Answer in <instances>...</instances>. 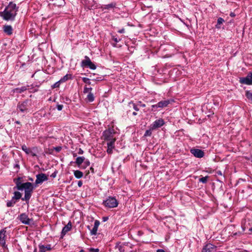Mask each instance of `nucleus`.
I'll list each match as a JSON object with an SVG mask.
<instances>
[{"label": "nucleus", "mask_w": 252, "mask_h": 252, "mask_svg": "<svg viewBox=\"0 0 252 252\" xmlns=\"http://www.w3.org/2000/svg\"><path fill=\"white\" fill-rule=\"evenodd\" d=\"M21 178L18 177L13 180L14 182L16 184V188L19 190H23L24 189H28L30 187L32 186V183L30 182H26L22 183L21 182Z\"/></svg>", "instance_id": "obj_3"}, {"label": "nucleus", "mask_w": 252, "mask_h": 252, "mask_svg": "<svg viewBox=\"0 0 252 252\" xmlns=\"http://www.w3.org/2000/svg\"><path fill=\"white\" fill-rule=\"evenodd\" d=\"M190 153L197 158H201L204 156V152L198 149H192L190 150Z\"/></svg>", "instance_id": "obj_13"}, {"label": "nucleus", "mask_w": 252, "mask_h": 252, "mask_svg": "<svg viewBox=\"0 0 252 252\" xmlns=\"http://www.w3.org/2000/svg\"><path fill=\"white\" fill-rule=\"evenodd\" d=\"M125 29H121V30H119V31H118V32H119V33H124V32H125Z\"/></svg>", "instance_id": "obj_50"}, {"label": "nucleus", "mask_w": 252, "mask_h": 252, "mask_svg": "<svg viewBox=\"0 0 252 252\" xmlns=\"http://www.w3.org/2000/svg\"><path fill=\"white\" fill-rule=\"evenodd\" d=\"M129 105L130 106H131V105L135 111H139V108H138L137 106L135 103H133L132 101L129 103Z\"/></svg>", "instance_id": "obj_34"}, {"label": "nucleus", "mask_w": 252, "mask_h": 252, "mask_svg": "<svg viewBox=\"0 0 252 252\" xmlns=\"http://www.w3.org/2000/svg\"><path fill=\"white\" fill-rule=\"evenodd\" d=\"M85 163L86 164V166H89L90 165V162L88 160H86L84 161Z\"/></svg>", "instance_id": "obj_45"}, {"label": "nucleus", "mask_w": 252, "mask_h": 252, "mask_svg": "<svg viewBox=\"0 0 252 252\" xmlns=\"http://www.w3.org/2000/svg\"><path fill=\"white\" fill-rule=\"evenodd\" d=\"M15 123H16V124H20V122L19 121H16V122H15Z\"/></svg>", "instance_id": "obj_58"}, {"label": "nucleus", "mask_w": 252, "mask_h": 252, "mask_svg": "<svg viewBox=\"0 0 252 252\" xmlns=\"http://www.w3.org/2000/svg\"><path fill=\"white\" fill-rule=\"evenodd\" d=\"M78 153L80 155H82L84 153V151L83 150H82L81 148H80L78 150Z\"/></svg>", "instance_id": "obj_43"}, {"label": "nucleus", "mask_w": 252, "mask_h": 252, "mask_svg": "<svg viewBox=\"0 0 252 252\" xmlns=\"http://www.w3.org/2000/svg\"><path fill=\"white\" fill-rule=\"evenodd\" d=\"M172 100L170 99H167L165 100L160 101L158 103V106L159 108H163L168 106Z\"/></svg>", "instance_id": "obj_19"}, {"label": "nucleus", "mask_w": 252, "mask_h": 252, "mask_svg": "<svg viewBox=\"0 0 252 252\" xmlns=\"http://www.w3.org/2000/svg\"><path fill=\"white\" fill-rule=\"evenodd\" d=\"M85 159L84 157H79L76 158L75 163L79 166L85 161Z\"/></svg>", "instance_id": "obj_24"}, {"label": "nucleus", "mask_w": 252, "mask_h": 252, "mask_svg": "<svg viewBox=\"0 0 252 252\" xmlns=\"http://www.w3.org/2000/svg\"><path fill=\"white\" fill-rule=\"evenodd\" d=\"M63 108V105L62 104H58L57 105V108L58 110L61 111Z\"/></svg>", "instance_id": "obj_40"}, {"label": "nucleus", "mask_w": 252, "mask_h": 252, "mask_svg": "<svg viewBox=\"0 0 252 252\" xmlns=\"http://www.w3.org/2000/svg\"><path fill=\"white\" fill-rule=\"evenodd\" d=\"M61 82L60 81H57V82H56L55 84H54L52 86V89H54V88H59L60 87V84H61Z\"/></svg>", "instance_id": "obj_38"}, {"label": "nucleus", "mask_w": 252, "mask_h": 252, "mask_svg": "<svg viewBox=\"0 0 252 252\" xmlns=\"http://www.w3.org/2000/svg\"><path fill=\"white\" fill-rule=\"evenodd\" d=\"M81 66L83 67H88L92 70H94L96 68V65L92 62L89 57L87 56L85 57V59L82 61Z\"/></svg>", "instance_id": "obj_6"}, {"label": "nucleus", "mask_w": 252, "mask_h": 252, "mask_svg": "<svg viewBox=\"0 0 252 252\" xmlns=\"http://www.w3.org/2000/svg\"><path fill=\"white\" fill-rule=\"evenodd\" d=\"M138 103L140 105V106L142 107H145L146 106V105L145 104H142L140 101L138 102Z\"/></svg>", "instance_id": "obj_48"}, {"label": "nucleus", "mask_w": 252, "mask_h": 252, "mask_svg": "<svg viewBox=\"0 0 252 252\" xmlns=\"http://www.w3.org/2000/svg\"><path fill=\"white\" fill-rule=\"evenodd\" d=\"M116 140H112L107 143V152L109 154L112 153L113 149L114 148V144Z\"/></svg>", "instance_id": "obj_17"}, {"label": "nucleus", "mask_w": 252, "mask_h": 252, "mask_svg": "<svg viewBox=\"0 0 252 252\" xmlns=\"http://www.w3.org/2000/svg\"><path fill=\"white\" fill-rule=\"evenodd\" d=\"M18 218L21 222L25 224L29 225L32 221V220L29 219L26 213H22L19 216Z\"/></svg>", "instance_id": "obj_10"}, {"label": "nucleus", "mask_w": 252, "mask_h": 252, "mask_svg": "<svg viewBox=\"0 0 252 252\" xmlns=\"http://www.w3.org/2000/svg\"><path fill=\"white\" fill-rule=\"evenodd\" d=\"M249 231L252 232V227L249 229Z\"/></svg>", "instance_id": "obj_59"}, {"label": "nucleus", "mask_w": 252, "mask_h": 252, "mask_svg": "<svg viewBox=\"0 0 252 252\" xmlns=\"http://www.w3.org/2000/svg\"><path fill=\"white\" fill-rule=\"evenodd\" d=\"M217 175H220V176H222V173L220 171H217Z\"/></svg>", "instance_id": "obj_53"}, {"label": "nucleus", "mask_w": 252, "mask_h": 252, "mask_svg": "<svg viewBox=\"0 0 252 252\" xmlns=\"http://www.w3.org/2000/svg\"><path fill=\"white\" fill-rule=\"evenodd\" d=\"M157 252H165L164 250L162 249H158L157 250Z\"/></svg>", "instance_id": "obj_52"}, {"label": "nucleus", "mask_w": 252, "mask_h": 252, "mask_svg": "<svg viewBox=\"0 0 252 252\" xmlns=\"http://www.w3.org/2000/svg\"><path fill=\"white\" fill-rule=\"evenodd\" d=\"M103 204L108 208H115L117 207L118 202L115 197H108L105 200L103 201Z\"/></svg>", "instance_id": "obj_4"}, {"label": "nucleus", "mask_w": 252, "mask_h": 252, "mask_svg": "<svg viewBox=\"0 0 252 252\" xmlns=\"http://www.w3.org/2000/svg\"><path fill=\"white\" fill-rule=\"evenodd\" d=\"M230 16L232 17H233L235 16V14L233 12H231L230 14Z\"/></svg>", "instance_id": "obj_54"}, {"label": "nucleus", "mask_w": 252, "mask_h": 252, "mask_svg": "<svg viewBox=\"0 0 252 252\" xmlns=\"http://www.w3.org/2000/svg\"><path fill=\"white\" fill-rule=\"evenodd\" d=\"M107 219H108L107 217H104V218H103V221H104L107 220Z\"/></svg>", "instance_id": "obj_55"}, {"label": "nucleus", "mask_w": 252, "mask_h": 252, "mask_svg": "<svg viewBox=\"0 0 252 252\" xmlns=\"http://www.w3.org/2000/svg\"><path fill=\"white\" fill-rule=\"evenodd\" d=\"M52 4L56 6H63L65 4L64 0H51Z\"/></svg>", "instance_id": "obj_20"}, {"label": "nucleus", "mask_w": 252, "mask_h": 252, "mask_svg": "<svg viewBox=\"0 0 252 252\" xmlns=\"http://www.w3.org/2000/svg\"><path fill=\"white\" fill-rule=\"evenodd\" d=\"M73 157H76V156H77L76 154H75V153H74V154H73Z\"/></svg>", "instance_id": "obj_60"}, {"label": "nucleus", "mask_w": 252, "mask_h": 252, "mask_svg": "<svg viewBox=\"0 0 252 252\" xmlns=\"http://www.w3.org/2000/svg\"><path fill=\"white\" fill-rule=\"evenodd\" d=\"M239 82L242 84L252 85V72H249L245 77L240 78Z\"/></svg>", "instance_id": "obj_7"}, {"label": "nucleus", "mask_w": 252, "mask_h": 252, "mask_svg": "<svg viewBox=\"0 0 252 252\" xmlns=\"http://www.w3.org/2000/svg\"><path fill=\"white\" fill-rule=\"evenodd\" d=\"M115 252H124L125 249L124 246L117 244L114 248Z\"/></svg>", "instance_id": "obj_22"}, {"label": "nucleus", "mask_w": 252, "mask_h": 252, "mask_svg": "<svg viewBox=\"0 0 252 252\" xmlns=\"http://www.w3.org/2000/svg\"><path fill=\"white\" fill-rule=\"evenodd\" d=\"M113 40H114V41L116 43H118L120 41V39H118L117 38H115V37H113Z\"/></svg>", "instance_id": "obj_47"}, {"label": "nucleus", "mask_w": 252, "mask_h": 252, "mask_svg": "<svg viewBox=\"0 0 252 252\" xmlns=\"http://www.w3.org/2000/svg\"><path fill=\"white\" fill-rule=\"evenodd\" d=\"M99 224L100 222L98 220H95L94 221V227L91 231V235H95L96 234Z\"/></svg>", "instance_id": "obj_18"}, {"label": "nucleus", "mask_w": 252, "mask_h": 252, "mask_svg": "<svg viewBox=\"0 0 252 252\" xmlns=\"http://www.w3.org/2000/svg\"><path fill=\"white\" fill-rule=\"evenodd\" d=\"M80 252H83V250H81Z\"/></svg>", "instance_id": "obj_64"}, {"label": "nucleus", "mask_w": 252, "mask_h": 252, "mask_svg": "<svg viewBox=\"0 0 252 252\" xmlns=\"http://www.w3.org/2000/svg\"><path fill=\"white\" fill-rule=\"evenodd\" d=\"M71 78V74H66L65 76H64L63 77H62L60 80V82L61 83L64 82L68 80Z\"/></svg>", "instance_id": "obj_27"}, {"label": "nucleus", "mask_w": 252, "mask_h": 252, "mask_svg": "<svg viewBox=\"0 0 252 252\" xmlns=\"http://www.w3.org/2000/svg\"><path fill=\"white\" fill-rule=\"evenodd\" d=\"M246 95L247 97L252 101V93L247 91Z\"/></svg>", "instance_id": "obj_37"}, {"label": "nucleus", "mask_w": 252, "mask_h": 252, "mask_svg": "<svg viewBox=\"0 0 252 252\" xmlns=\"http://www.w3.org/2000/svg\"><path fill=\"white\" fill-rule=\"evenodd\" d=\"M29 86H22L21 88H17L14 89V92L18 93H22L28 89Z\"/></svg>", "instance_id": "obj_23"}, {"label": "nucleus", "mask_w": 252, "mask_h": 252, "mask_svg": "<svg viewBox=\"0 0 252 252\" xmlns=\"http://www.w3.org/2000/svg\"><path fill=\"white\" fill-rule=\"evenodd\" d=\"M22 197V194L19 191H15L14 192V196L12 197L14 200L20 199Z\"/></svg>", "instance_id": "obj_26"}, {"label": "nucleus", "mask_w": 252, "mask_h": 252, "mask_svg": "<svg viewBox=\"0 0 252 252\" xmlns=\"http://www.w3.org/2000/svg\"><path fill=\"white\" fill-rule=\"evenodd\" d=\"M77 185H78V187H81L83 185V183L81 181H79L78 182Z\"/></svg>", "instance_id": "obj_46"}, {"label": "nucleus", "mask_w": 252, "mask_h": 252, "mask_svg": "<svg viewBox=\"0 0 252 252\" xmlns=\"http://www.w3.org/2000/svg\"><path fill=\"white\" fill-rule=\"evenodd\" d=\"M115 133L116 132L113 128H109L103 132L104 139L108 141H112V140H116V138H113L114 135Z\"/></svg>", "instance_id": "obj_5"}, {"label": "nucleus", "mask_w": 252, "mask_h": 252, "mask_svg": "<svg viewBox=\"0 0 252 252\" xmlns=\"http://www.w3.org/2000/svg\"><path fill=\"white\" fill-rule=\"evenodd\" d=\"M152 110H153L154 108H159V106H158V103L157 104H154L152 106Z\"/></svg>", "instance_id": "obj_42"}, {"label": "nucleus", "mask_w": 252, "mask_h": 252, "mask_svg": "<svg viewBox=\"0 0 252 252\" xmlns=\"http://www.w3.org/2000/svg\"><path fill=\"white\" fill-rule=\"evenodd\" d=\"M30 154H31L32 156H36V155L34 153H33L32 152V153H30Z\"/></svg>", "instance_id": "obj_56"}, {"label": "nucleus", "mask_w": 252, "mask_h": 252, "mask_svg": "<svg viewBox=\"0 0 252 252\" xmlns=\"http://www.w3.org/2000/svg\"><path fill=\"white\" fill-rule=\"evenodd\" d=\"M152 130H153V129H151V128L150 129H148V130H147L145 131V133H144V136L145 137H147V136H151V135H152Z\"/></svg>", "instance_id": "obj_33"}, {"label": "nucleus", "mask_w": 252, "mask_h": 252, "mask_svg": "<svg viewBox=\"0 0 252 252\" xmlns=\"http://www.w3.org/2000/svg\"><path fill=\"white\" fill-rule=\"evenodd\" d=\"M14 167V168H16L17 169H19L20 168V165L18 163L15 164Z\"/></svg>", "instance_id": "obj_49"}, {"label": "nucleus", "mask_w": 252, "mask_h": 252, "mask_svg": "<svg viewBox=\"0 0 252 252\" xmlns=\"http://www.w3.org/2000/svg\"><path fill=\"white\" fill-rule=\"evenodd\" d=\"M164 124V122L163 119H159L158 120H156L155 122L153 123L151 125V129H155L157 128H159L161 127Z\"/></svg>", "instance_id": "obj_14"}, {"label": "nucleus", "mask_w": 252, "mask_h": 252, "mask_svg": "<svg viewBox=\"0 0 252 252\" xmlns=\"http://www.w3.org/2000/svg\"><path fill=\"white\" fill-rule=\"evenodd\" d=\"M33 189V187L32 184L29 187L28 189H25V195L23 198H22L23 201H26L27 203H28L30 199L32 196V193Z\"/></svg>", "instance_id": "obj_9"}, {"label": "nucleus", "mask_w": 252, "mask_h": 252, "mask_svg": "<svg viewBox=\"0 0 252 252\" xmlns=\"http://www.w3.org/2000/svg\"><path fill=\"white\" fill-rule=\"evenodd\" d=\"M87 227H88V229H90V226H89V225H88V226H87Z\"/></svg>", "instance_id": "obj_62"}, {"label": "nucleus", "mask_w": 252, "mask_h": 252, "mask_svg": "<svg viewBox=\"0 0 252 252\" xmlns=\"http://www.w3.org/2000/svg\"><path fill=\"white\" fill-rule=\"evenodd\" d=\"M31 106V101L29 99L25 100L23 101L19 102L17 104V109L21 113H26L29 112V109Z\"/></svg>", "instance_id": "obj_2"}, {"label": "nucleus", "mask_w": 252, "mask_h": 252, "mask_svg": "<svg viewBox=\"0 0 252 252\" xmlns=\"http://www.w3.org/2000/svg\"><path fill=\"white\" fill-rule=\"evenodd\" d=\"M56 176V173L55 172H54L53 173H52V175H51V177L52 178H55Z\"/></svg>", "instance_id": "obj_51"}, {"label": "nucleus", "mask_w": 252, "mask_h": 252, "mask_svg": "<svg viewBox=\"0 0 252 252\" xmlns=\"http://www.w3.org/2000/svg\"><path fill=\"white\" fill-rule=\"evenodd\" d=\"M74 175L77 179H80L83 176V173L80 170H74Z\"/></svg>", "instance_id": "obj_25"}, {"label": "nucleus", "mask_w": 252, "mask_h": 252, "mask_svg": "<svg viewBox=\"0 0 252 252\" xmlns=\"http://www.w3.org/2000/svg\"><path fill=\"white\" fill-rule=\"evenodd\" d=\"M87 99L89 102H93L94 100V97L93 93L89 92L87 96Z\"/></svg>", "instance_id": "obj_29"}, {"label": "nucleus", "mask_w": 252, "mask_h": 252, "mask_svg": "<svg viewBox=\"0 0 252 252\" xmlns=\"http://www.w3.org/2000/svg\"><path fill=\"white\" fill-rule=\"evenodd\" d=\"M6 228H4L0 230V245L3 248H5L6 245Z\"/></svg>", "instance_id": "obj_8"}, {"label": "nucleus", "mask_w": 252, "mask_h": 252, "mask_svg": "<svg viewBox=\"0 0 252 252\" xmlns=\"http://www.w3.org/2000/svg\"><path fill=\"white\" fill-rule=\"evenodd\" d=\"M115 6V4L114 3H111L105 5V9H109L111 8H113Z\"/></svg>", "instance_id": "obj_35"}, {"label": "nucleus", "mask_w": 252, "mask_h": 252, "mask_svg": "<svg viewBox=\"0 0 252 252\" xmlns=\"http://www.w3.org/2000/svg\"><path fill=\"white\" fill-rule=\"evenodd\" d=\"M132 115H134V116H135V115H137V113L135 112H134L132 113Z\"/></svg>", "instance_id": "obj_57"}, {"label": "nucleus", "mask_w": 252, "mask_h": 252, "mask_svg": "<svg viewBox=\"0 0 252 252\" xmlns=\"http://www.w3.org/2000/svg\"><path fill=\"white\" fill-rule=\"evenodd\" d=\"M16 203V201L12 198L11 200L7 201L6 203V206L8 207H13Z\"/></svg>", "instance_id": "obj_28"}, {"label": "nucleus", "mask_w": 252, "mask_h": 252, "mask_svg": "<svg viewBox=\"0 0 252 252\" xmlns=\"http://www.w3.org/2000/svg\"><path fill=\"white\" fill-rule=\"evenodd\" d=\"M82 80L85 83H87L88 84H91V82L90 81V79L88 78H86V77H83L82 78Z\"/></svg>", "instance_id": "obj_39"}, {"label": "nucleus", "mask_w": 252, "mask_h": 252, "mask_svg": "<svg viewBox=\"0 0 252 252\" xmlns=\"http://www.w3.org/2000/svg\"><path fill=\"white\" fill-rule=\"evenodd\" d=\"M217 247L211 243L207 244L205 245L201 252H216Z\"/></svg>", "instance_id": "obj_11"}, {"label": "nucleus", "mask_w": 252, "mask_h": 252, "mask_svg": "<svg viewBox=\"0 0 252 252\" xmlns=\"http://www.w3.org/2000/svg\"><path fill=\"white\" fill-rule=\"evenodd\" d=\"M55 149L57 152H60L62 148L61 147H56Z\"/></svg>", "instance_id": "obj_44"}, {"label": "nucleus", "mask_w": 252, "mask_h": 252, "mask_svg": "<svg viewBox=\"0 0 252 252\" xmlns=\"http://www.w3.org/2000/svg\"><path fill=\"white\" fill-rule=\"evenodd\" d=\"M39 252H46L52 250L51 245L48 244L46 246H44L41 244L38 245Z\"/></svg>", "instance_id": "obj_15"}, {"label": "nucleus", "mask_w": 252, "mask_h": 252, "mask_svg": "<svg viewBox=\"0 0 252 252\" xmlns=\"http://www.w3.org/2000/svg\"><path fill=\"white\" fill-rule=\"evenodd\" d=\"M3 31L7 35H10L12 34L13 29L11 26L6 25L3 27Z\"/></svg>", "instance_id": "obj_21"}, {"label": "nucleus", "mask_w": 252, "mask_h": 252, "mask_svg": "<svg viewBox=\"0 0 252 252\" xmlns=\"http://www.w3.org/2000/svg\"><path fill=\"white\" fill-rule=\"evenodd\" d=\"M237 234V233H233V235H234V236H235V235H236Z\"/></svg>", "instance_id": "obj_61"}, {"label": "nucleus", "mask_w": 252, "mask_h": 252, "mask_svg": "<svg viewBox=\"0 0 252 252\" xmlns=\"http://www.w3.org/2000/svg\"><path fill=\"white\" fill-rule=\"evenodd\" d=\"M224 22V20H223V18H221V17H220L218 19V21H217V25H216V27L217 28H220V27H219L218 25H220V24H222L223 22Z\"/></svg>", "instance_id": "obj_31"}, {"label": "nucleus", "mask_w": 252, "mask_h": 252, "mask_svg": "<svg viewBox=\"0 0 252 252\" xmlns=\"http://www.w3.org/2000/svg\"><path fill=\"white\" fill-rule=\"evenodd\" d=\"M18 10V7L12 2H9L8 5L5 8L2 12H0V16L6 21H13L14 20L17 12Z\"/></svg>", "instance_id": "obj_1"}, {"label": "nucleus", "mask_w": 252, "mask_h": 252, "mask_svg": "<svg viewBox=\"0 0 252 252\" xmlns=\"http://www.w3.org/2000/svg\"><path fill=\"white\" fill-rule=\"evenodd\" d=\"M30 180H31V181H33V179H32V178H30Z\"/></svg>", "instance_id": "obj_63"}, {"label": "nucleus", "mask_w": 252, "mask_h": 252, "mask_svg": "<svg viewBox=\"0 0 252 252\" xmlns=\"http://www.w3.org/2000/svg\"><path fill=\"white\" fill-rule=\"evenodd\" d=\"M72 227L71 223L69 221L67 225L64 226L62 231L61 237L63 238L67 232L70 231Z\"/></svg>", "instance_id": "obj_16"}, {"label": "nucleus", "mask_w": 252, "mask_h": 252, "mask_svg": "<svg viewBox=\"0 0 252 252\" xmlns=\"http://www.w3.org/2000/svg\"><path fill=\"white\" fill-rule=\"evenodd\" d=\"M36 179L35 180V183L37 185L40 184L43 182L48 180V176L44 173L38 174L36 175Z\"/></svg>", "instance_id": "obj_12"}, {"label": "nucleus", "mask_w": 252, "mask_h": 252, "mask_svg": "<svg viewBox=\"0 0 252 252\" xmlns=\"http://www.w3.org/2000/svg\"><path fill=\"white\" fill-rule=\"evenodd\" d=\"M208 179V176H207L203 177L200 178L199 181L200 182L205 184V183H207Z\"/></svg>", "instance_id": "obj_32"}, {"label": "nucleus", "mask_w": 252, "mask_h": 252, "mask_svg": "<svg viewBox=\"0 0 252 252\" xmlns=\"http://www.w3.org/2000/svg\"><path fill=\"white\" fill-rule=\"evenodd\" d=\"M22 149L23 151H24L27 154H30V153H32V151L27 148V147L24 145L22 146Z\"/></svg>", "instance_id": "obj_30"}, {"label": "nucleus", "mask_w": 252, "mask_h": 252, "mask_svg": "<svg viewBox=\"0 0 252 252\" xmlns=\"http://www.w3.org/2000/svg\"><path fill=\"white\" fill-rule=\"evenodd\" d=\"M89 251L90 252H98L99 250L98 249L91 248Z\"/></svg>", "instance_id": "obj_41"}, {"label": "nucleus", "mask_w": 252, "mask_h": 252, "mask_svg": "<svg viewBox=\"0 0 252 252\" xmlns=\"http://www.w3.org/2000/svg\"><path fill=\"white\" fill-rule=\"evenodd\" d=\"M92 90V88H87V87H85L84 88L83 93L84 94H87V93L89 94V92H91Z\"/></svg>", "instance_id": "obj_36"}]
</instances>
